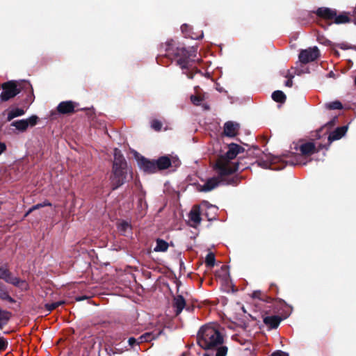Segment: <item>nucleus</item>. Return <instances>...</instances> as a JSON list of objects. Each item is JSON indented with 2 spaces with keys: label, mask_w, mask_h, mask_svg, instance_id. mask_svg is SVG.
Here are the masks:
<instances>
[{
  "label": "nucleus",
  "mask_w": 356,
  "mask_h": 356,
  "mask_svg": "<svg viewBox=\"0 0 356 356\" xmlns=\"http://www.w3.org/2000/svg\"><path fill=\"white\" fill-rule=\"evenodd\" d=\"M161 48L166 51L167 56L172 63L180 67H186L200 60L197 56V48L191 47L186 49L174 40H167Z\"/></svg>",
  "instance_id": "f257e3e1"
},
{
  "label": "nucleus",
  "mask_w": 356,
  "mask_h": 356,
  "mask_svg": "<svg viewBox=\"0 0 356 356\" xmlns=\"http://www.w3.org/2000/svg\"><path fill=\"white\" fill-rule=\"evenodd\" d=\"M216 172L218 173V176L208 179L203 185H199V191L209 192L218 187L221 183L226 185L236 186L241 182V177H239L238 175L229 177L231 175L220 176L218 171Z\"/></svg>",
  "instance_id": "39448f33"
},
{
  "label": "nucleus",
  "mask_w": 356,
  "mask_h": 356,
  "mask_svg": "<svg viewBox=\"0 0 356 356\" xmlns=\"http://www.w3.org/2000/svg\"><path fill=\"white\" fill-rule=\"evenodd\" d=\"M272 99L276 102L283 104L286 102V96L282 90H275L272 94Z\"/></svg>",
  "instance_id": "a878e982"
},
{
  "label": "nucleus",
  "mask_w": 356,
  "mask_h": 356,
  "mask_svg": "<svg viewBox=\"0 0 356 356\" xmlns=\"http://www.w3.org/2000/svg\"><path fill=\"white\" fill-rule=\"evenodd\" d=\"M282 318L280 316H268L264 318V323L270 329H276L281 321H282Z\"/></svg>",
  "instance_id": "dca6fc26"
},
{
  "label": "nucleus",
  "mask_w": 356,
  "mask_h": 356,
  "mask_svg": "<svg viewBox=\"0 0 356 356\" xmlns=\"http://www.w3.org/2000/svg\"><path fill=\"white\" fill-rule=\"evenodd\" d=\"M8 345V341L3 337H0V352L6 350Z\"/></svg>",
  "instance_id": "4c0bfd02"
},
{
  "label": "nucleus",
  "mask_w": 356,
  "mask_h": 356,
  "mask_svg": "<svg viewBox=\"0 0 356 356\" xmlns=\"http://www.w3.org/2000/svg\"><path fill=\"white\" fill-rule=\"evenodd\" d=\"M197 344L204 350L214 349L224 342L223 336L215 327L205 325L197 334Z\"/></svg>",
  "instance_id": "20e7f679"
},
{
  "label": "nucleus",
  "mask_w": 356,
  "mask_h": 356,
  "mask_svg": "<svg viewBox=\"0 0 356 356\" xmlns=\"http://www.w3.org/2000/svg\"><path fill=\"white\" fill-rule=\"evenodd\" d=\"M131 170L129 168L127 162L121 151L115 148L114 149L111 173L109 177L111 189L115 191L124 184L127 181L128 174H131Z\"/></svg>",
  "instance_id": "7ed1b4c3"
},
{
  "label": "nucleus",
  "mask_w": 356,
  "mask_h": 356,
  "mask_svg": "<svg viewBox=\"0 0 356 356\" xmlns=\"http://www.w3.org/2000/svg\"><path fill=\"white\" fill-rule=\"evenodd\" d=\"M25 113L23 108H15L9 111L7 116V121H11L13 119L22 116Z\"/></svg>",
  "instance_id": "b1692460"
},
{
  "label": "nucleus",
  "mask_w": 356,
  "mask_h": 356,
  "mask_svg": "<svg viewBox=\"0 0 356 356\" xmlns=\"http://www.w3.org/2000/svg\"><path fill=\"white\" fill-rule=\"evenodd\" d=\"M271 356H289V354L282 350H277L273 353Z\"/></svg>",
  "instance_id": "58836bf2"
},
{
  "label": "nucleus",
  "mask_w": 356,
  "mask_h": 356,
  "mask_svg": "<svg viewBox=\"0 0 356 356\" xmlns=\"http://www.w3.org/2000/svg\"><path fill=\"white\" fill-rule=\"evenodd\" d=\"M2 89L3 91L0 95V99L2 102H7L20 92V90L14 81H8L3 83Z\"/></svg>",
  "instance_id": "1a4fd4ad"
},
{
  "label": "nucleus",
  "mask_w": 356,
  "mask_h": 356,
  "mask_svg": "<svg viewBox=\"0 0 356 356\" xmlns=\"http://www.w3.org/2000/svg\"><path fill=\"white\" fill-rule=\"evenodd\" d=\"M346 72V70L345 71H341V73H343V74H345Z\"/></svg>",
  "instance_id": "864d4df0"
},
{
  "label": "nucleus",
  "mask_w": 356,
  "mask_h": 356,
  "mask_svg": "<svg viewBox=\"0 0 356 356\" xmlns=\"http://www.w3.org/2000/svg\"><path fill=\"white\" fill-rule=\"evenodd\" d=\"M204 356H210V355H209V354H207V353H205V354L204 355Z\"/></svg>",
  "instance_id": "3c124183"
},
{
  "label": "nucleus",
  "mask_w": 356,
  "mask_h": 356,
  "mask_svg": "<svg viewBox=\"0 0 356 356\" xmlns=\"http://www.w3.org/2000/svg\"><path fill=\"white\" fill-rule=\"evenodd\" d=\"M298 156H294L291 158H289L286 160H282L280 159L279 157H275L273 159V163L277 162H281L282 163V167H280L279 169H282L284 168L285 165H295L298 163Z\"/></svg>",
  "instance_id": "aec40b11"
},
{
  "label": "nucleus",
  "mask_w": 356,
  "mask_h": 356,
  "mask_svg": "<svg viewBox=\"0 0 356 356\" xmlns=\"http://www.w3.org/2000/svg\"><path fill=\"white\" fill-rule=\"evenodd\" d=\"M244 151L245 149L238 144H229L227 152L225 154L219 156L213 165L214 170L218 171L220 176L233 175L240 169L239 165L241 162L232 163L231 160Z\"/></svg>",
  "instance_id": "f03ea898"
},
{
  "label": "nucleus",
  "mask_w": 356,
  "mask_h": 356,
  "mask_svg": "<svg viewBox=\"0 0 356 356\" xmlns=\"http://www.w3.org/2000/svg\"><path fill=\"white\" fill-rule=\"evenodd\" d=\"M335 119L336 118H334L332 120L330 121L329 122L327 123V125L330 126V127H332L334 125V121H335Z\"/></svg>",
  "instance_id": "de8ad7c7"
},
{
  "label": "nucleus",
  "mask_w": 356,
  "mask_h": 356,
  "mask_svg": "<svg viewBox=\"0 0 356 356\" xmlns=\"http://www.w3.org/2000/svg\"><path fill=\"white\" fill-rule=\"evenodd\" d=\"M76 104L72 101L61 102L57 106V111L60 114L70 115L74 113Z\"/></svg>",
  "instance_id": "4468645a"
},
{
  "label": "nucleus",
  "mask_w": 356,
  "mask_h": 356,
  "mask_svg": "<svg viewBox=\"0 0 356 356\" xmlns=\"http://www.w3.org/2000/svg\"><path fill=\"white\" fill-rule=\"evenodd\" d=\"M271 291H274L275 293H278V286L275 284H271L270 286Z\"/></svg>",
  "instance_id": "79ce46f5"
},
{
  "label": "nucleus",
  "mask_w": 356,
  "mask_h": 356,
  "mask_svg": "<svg viewBox=\"0 0 356 356\" xmlns=\"http://www.w3.org/2000/svg\"><path fill=\"white\" fill-rule=\"evenodd\" d=\"M0 299L6 300L10 303H15V300L12 298L6 291L5 286L0 282Z\"/></svg>",
  "instance_id": "5701e85b"
},
{
  "label": "nucleus",
  "mask_w": 356,
  "mask_h": 356,
  "mask_svg": "<svg viewBox=\"0 0 356 356\" xmlns=\"http://www.w3.org/2000/svg\"><path fill=\"white\" fill-rule=\"evenodd\" d=\"M354 82H355V85L356 86V76H355V81H354Z\"/></svg>",
  "instance_id": "8fccbe9b"
},
{
  "label": "nucleus",
  "mask_w": 356,
  "mask_h": 356,
  "mask_svg": "<svg viewBox=\"0 0 356 356\" xmlns=\"http://www.w3.org/2000/svg\"><path fill=\"white\" fill-rule=\"evenodd\" d=\"M191 100L193 104L198 106L200 104L203 99L199 95H191Z\"/></svg>",
  "instance_id": "e433bc0d"
},
{
  "label": "nucleus",
  "mask_w": 356,
  "mask_h": 356,
  "mask_svg": "<svg viewBox=\"0 0 356 356\" xmlns=\"http://www.w3.org/2000/svg\"><path fill=\"white\" fill-rule=\"evenodd\" d=\"M320 55L318 49L316 47H309L306 49L301 50L299 54V60L302 64H307L316 60Z\"/></svg>",
  "instance_id": "9d476101"
},
{
  "label": "nucleus",
  "mask_w": 356,
  "mask_h": 356,
  "mask_svg": "<svg viewBox=\"0 0 356 356\" xmlns=\"http://www.w3.org/2000/svg\"><path fill=\"white\" fill-rule=\"evenodd\" d=\"M173 307L175 309L176 315L181 314L186 307V300L181 295H177L173 298Z\"/></svg>",
  "instance_id": "a211bd4d"
},
{
  "label": "nucleus",
  "mask_w": 356,
  "mask_h": 356,
  "mask_svg": "<svg viewBox=\"0 0 356 356\" xmlns=\"http://www.w3.org/2000/svg\"><path fill=\"white\" fill-rule=\"evenodd\" d=\"M0 280H3L6 283L13 284L22 291H26L29 288V284L25 280L13 276V273L8 268L7 264L0 266Z\"/></svg>",
  "instance_id": "423d86ee"
},
{
  "label": "nucleus",
  "mask_w": 356,
  "mask_h": 356,
  "mask_svg": "<svg viewBox=\"0 0 356 356\" xmlns=\"http://www.w3.org/2000/svg\"><path fill=\"white\" fill-rule=\"evenodd\" d=\"M189 26L187 25V24H184L181 26V31L182 33H184L185 34V36L186 37H189V38H191L192 39H198V38H201L203 37V33H201V34L200 35V36H196V35H194L193 34H191L188 31L189 29Z\"/></svg>",
  "instance_id": "c756f323"
},
{
  "label": "nucleus",
  "mask_w": 356,
  "mask_h": 356,
  "mask_svg": "<svg viewBox=\"0 0 356 356\" xmlns=\"http://www.w3.org/2000/svg\"><path fill=\"white\" fill-rule=\"evenodd\" d=\"M6 149V145L4 143L0 142V154H1Z\"/></svg>",
  "instance_id": "37998d69"
},
{
  "label": "nucleus",
  "mask_w": 356,
  "mask_h": 356,
  "mask_svg": "<svg viewBox=\"0 0 356 356\" xmlns=\"http://www.w3.org/2000/svg\"><path fill=\"white\" fill-rule=\"evenodd\" d=\"M65 303L64 301H58L52 303H46L44 305V308L47 311L51 312V311L56 309L59 306L63 305Z\"/></svg>",
  "instance_id": "7c9ffc66"
},
{
  "label": "nucleus",
  "mask_w": 356,
  "mask_h": 356,
  "mask_svg": "<svg viewBox=\"0 0 356 356\" xmlns=\"http://www.w3.org/2000/svg\"><path fill=\"white\" fill-rule=\"evenodd\" d=\"M186 307V310H188V311H192V310H193V307H189V306H186V307Z\"/></svg>",
  "instance_id": "09e8293b"
},
{
  "label": "nucleus",
  "mask_w": 356,
  "mask_h": 356,
  "mask_svg": "<svg viewBox=\"0 0 356 356\" xmlns=\"http://www.w3.org/2000/svg\"><path fill=\"white\" fill-rule=\"evenodd\" d=\"M328 78H333L336 79L337 77L339 76V74H335L333 71H330L326 76Z\"/></svg>",
  "instance_id": "ea45409f"
},
{
  "label": "nucleus",
  "mask_w": 356,
  "mask_h": 356,
  "mask_svg": "<svg viewBox=\"0 0 356 356\" xmlns=\"http://www.w3.org/2000/svg\"><path fill=\"white\" fill-rule=\"evenodd\" d=\"M156 245L154 249V250L155 252H165V251H167V250L169 247L168 243H167L165 241L161 239V238L156 239Z\"/></svg>",
  "instance_id": "bb28decb"
},
{
  "label": "nucleus",
  "mask_w": 356,
  "mask_h": 356,
  "mask_svg": "<svg viewBox=\"0 0 356 356\" xmlns=\"http://www.w3.org/2000/svg\"><path fill=\"white\" fill-rule=\"evenodd\" d=\"M88 298L86 296H79L76 298V300L77 301H81V300H86Z\"/></svg>",
  "instance_id": "49530a36"
},
{
  "label": "nucleus",
  "mask_w": 356,
  "mask_h": 356,
  "mask_svg": "<svg viewBox=\"0 0 356 356\" xmlns=\"http://www.w3.org/2000/svg\"><path fill=\"white\" fill-rule=\"evenodd\" d=\"M138 164L140 168L146 173L152 174L157 171L155 165V160H149L141 156L138 159Z\"/></svg>",
  "instance_id": "ddd939ff"
},
{
  "label": "nucleus",
  "mask_w": 356,
  "mask_h": 356,
  "mask_svg": "<svg viewBox=\"0 0 356 356\" xmlns=\"http://www.w3.org/2000/svg\"><path fill=\"white\" fill-rule=\"evenodd\" d=\"M121 227H122V229L125 230L127 229V227H129V224L128 222H123L122 224H121Z\"/></svg>",
  "instance_id": "a18cd8bd"
},
{
  "label": "nucleus",
  "mask_w": 356,
  "mask_h": 356,
  "mask_svg": "<svg viewBox=\"0 0 356 356\" xmlns=\"http://www.w3.org/2000/svg\"><path fill=\"white\" fill-rule=\"evenodd\" d=\"M321 130H322V128H321V129H320L317 131V134H318V132L321 131Z\"/></svg>",
  "instance_id": "603ef678"
},
{
  "label": "nucleus",
  "mask_w": 356,
  "mask_h": 356,
  "mask_svg": "<svg viewBox=\"0 0 356 356\" xmlns=\"http://www.w3.org/2000/svg\"><path fill=\"white\" fill-rule=\"evenodd\" d=\"M327 108L330 110H335V109L341 110L343 108V105L339 101H334V102H330L327 105Z\"/></svg>",
  "instance_id": "473e14b6"
},
{
  "label": "nucleus",
  "mask_w": 356,
  "mask_h": 356,
  "mask_svg": "<svg viewBox=\"0 0 356 356\" xmlns=\"http://www.w3.org/2000/svg\"><path fill=\"white\" fill-rule=\"evenodd\" d=\"M227 350L228 348L227 346L220 345L217 348L216 356H226L227 354Z\"/></svg>",
  "instance_id": "72a5a7b5"
},
{
  "label": "nucleus",
  "mask_w": 356,
  "mask_h": 356,
  "mask_svg": "<svg viewBox=\"0 0 356 356\" xmlns=\"http://www.w3.org/2000/svg\"><path fill=\"white\" fill-rule=\"evenodd\" d=\"M347 131V125L337 127L334 131L330 134L327 138L328 143L325 145L328 148L333 141L341 139L346 134Z\"/></svg>",
  "instance_id": "2eb2a0df"
},
{
  "label": "nucleus",
  "mask_w": 356,
  "mask_h": 356,
  "mask_svg": "<svg viewBox=\"0 0 356 356\" xmlns=\"http://www.w3.org/2000/svg\"><path fill=\"white\" fill-rule=\"evenodd\" d=\"M155 165L157 170L168 169L171 166V160L168 156H163L155 160Z\"/></svg>",
  "instance_id": "6ab92c4d"
},
{
  "label": "nucleus",
  "mask_w": 356,
  "mask_h": 356,
  "mask_svg": "<svg viewBox=\"0 0 356 356\" xmlns=\"http://www.w3.org/2000/svg\"><path fill=\"white\" fill-rule=\"evenodd\" d=\"M216 258L213 252H209L205 258V264L208 268H213L215 265Z\"/></svg>",
  "instance_id": "c85d7f7f"
},
{
  "label": "nucleus",
  "mask_w": 356,
  "mask_h": 356,
  "mask_svg": "<svg viewBox=\"0 0 356 356\" xmlns=\"http://www.w3.org/2000/svg\"><path fill=\"white\" fill-rule=\"evenodd\" d=\"M316 14L327 19H334V23L338 24L347 23L350 21L346 15L341 14L337 15L336 10L327 8H318L316 11Z\"/></svg>",
  "instance_id": "6e6552de"
},
{
  "label": "nucleus",
  "mask_w": 356,
  "mask_h": 356,
  "mask_svg": "<svg viewBox=\"0 0 356 356\" xmlns=\"http://www.w3.org/2000/svg\"><path fill=\"white\" fill-rule=\"evenodd\" d=\"M129 345L133 347L135 344H136L137 341L134 337H130L128 340Z\"/></svg>",
  "instance_id": "a19ab883"
},
{
  "label": "nucleus",
  "mask_w": 356,
  "mask_h": 356,
  "mask_svg": "<svg viewBox=\"0 0 356 356\" xmlns=\"http://www.w3.org/2000/svg\"><path fill=\"white\" fill-rule=\"evenodd\" d=\"M238 128L239 124L238 123L228 121L224 125V134L227 136L234 137L236 135Z\"/></svg>",
  "instance_id": "f3484780"
},
{
  "label": "nucleus",
  "mask_w": 356,
  "mask_h": 356,
  "mask_svg": "<svg viewBox=\"0 0 356 356\" xmlns=\"http://www.w3.org/2000/svg\"><path fill=\"white\" fill-rule=\"evenodd\" d=\"M190 220L195 224H200L201 222L200 211L199 207H194L189 213Z\"/></svg>",
  "instance_id": "4be33fe9"
},
{
  "label": "nucleus",
  "mask_w": 356,
  "mask_h": 356,
  "mask_svg": "<svg viewBox=\"0 0 356 356\" xmlns=\"http://www.w3.org/2000/svg\"><path fill=\"white\" fill-rule=\"evenodd\" d=\"M47 206L48 207L51 206V204L48 200H45L42 203H39L35 205H33L27 211V212L25 214V216H27L29 214H30L31 212H33V211H35L36 209H39L40 208L47 207Z\"/></svg>",
  "instance_id": "cd10ccee"
},
{
  "label": "nucleus",
  "mask_w": 356,
  "mask_h": 356,
  "mask_svg": "<svg viewBox=\"0 0 356 356\" xmlns=\"http://www.w3.org/2000/svg\"><path fill=\"white\" fill-rule=\"evenodd\" d=\"M338 46L342 49H348L350 48V47L347 43H341L338 44Z\"/></svg>",
  "instance_id": "c03bdc74"
},
{
  "label": "nucleus",
  "mask_w": 356,
  "mask_h": 356,
  "mask_svg": "<svg viewBox=\"0 0 356 356\" xmlns=\"http://www.w3.org/2000/svg\"><path fill=\"white\" fill-rule=\"evenodd\" d=\"M304 73H309V68H304L303 70L300 68H289L284 69L280 71V74L287 79L284 83L285 86L289 88L292 87L293 86L292 79L295 75H301Z\"/></svg>",
  "instance_id": "9b49d317"
},
{
  "label": "nucleus",
  "mask_w": 356,
  "mask_h": 356,
  "mask_svg": "<svg viewBox=\"0 0 356 356\" xmlns=\"http://www.w3.org/2000/svg\"><path fill=\"white\" fill-rule=\"evenodd\" d=\"M325 148L327 149V147L322 144H319L316 147L315 144L313 142H307L305 143L300 146V151L302 155L304 156H310L315 152H318L321 149Z\"/></svg>",
  "instance_id": "f8f14e48"
},
{
  "label": "nucleus",
  "mask_w": 356,
  "mask_h": 356,
  "mask_svg": "<svg viewBox=\"0 0 356 356\" xmlns=\"http://www.w3.org/2000/svg\"><path fill=\"white\" fill-rule=\"evenodd\" d=\"M252 298H259L260 300H263L267 302L272 303L273 307V312L278 313L280 309H282L284 307H288L290 311L289 312H286L284 318H286L291 313L292 310V307L287 305V303L281 298H277L274 300L273 298L268 297L261 293V291H254L252 293Z\"/></svg>",
  "instance_id": "0eeeda50"
},
{
  "label": "nucleus",
  "mask_w": 356,
  "mask_h": 356,
  "mask_svg": "<svg viewBox=\"0 0 356 356\" xmlns=\"http://www.w3.org/2000/svg\"><path fill=\"white\" fill-rule=\"evenodd\" d=\"M10 125L21 132L25 131L28 128V123L25 119L13 121Z\"/></svg>",
  "instance_id": "393cba45"
},
{
  "label": "nucleus",
  "mask_w": 356,
  "mask_h": 356,
  "mask_svg": "<svg viewBox=\"0 0 356 356\" xmlns=\"http://www.w3.org/2000/svg\"><path fill=\"white\" fill-rule=\"evenodd\" d=\"M151 127L155 131H160L161 129V128H162V123L160 121L157 120H154L152 122Z\"/></svg>",
  "instance_id": "c9c22d12"
},
{
  "label": "nucleus",
  "mask_w": 356,
  "mask_h": 356,
  "mask_svg": "<svg viewBox=\"0 0 356 356\" xmlns=\"http://www.w3.org/2000/svg\"><path fill=\"white\" fill-rule=\"evenodd\" d=\"M155 339L154 335L152 333H151V332H146V333L143 334V335H141L139 337V339L140 340V342L150 341H152V339Z\"/></svg>",
  "instance_id": "2f4dec72"
},
{
  "label": "nucleus",
  "mask_w": 356,
  "mask_h": 356,
  "mask_svg": "<svg viewBox=\"0 0 356 356\" xmlns=\"http://www.w3.org/2000/svg\"><path fill=\"white\" fill-rule=\"evenodd\" d=\"M11 318V313L0 308V330L6 325Z\"/></svg>",
  "instance_id": "412c9836"
},
{
  "label": "nucleus",
  "mask_w": 356,
  "mask_h": 356,
  "mask_svg": "<svg viewBox=\"0 0 356 356\" xmlns=\"http://www.w3.org/2000/svg\"><path fill=\"white\" fill-rule=\"evenodd\" d=\"M26 122L28 123V127L30 125L31 127H34L37 124L38 121V117L36 115H32L30 118L25 119Z\"/></svg>",
  "instance_id": "f704fd0d"
}]
</instances>
